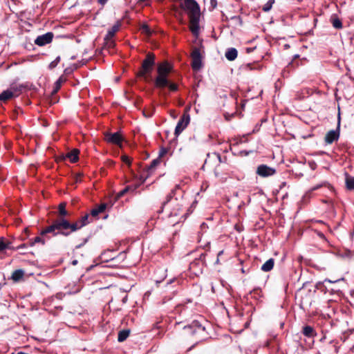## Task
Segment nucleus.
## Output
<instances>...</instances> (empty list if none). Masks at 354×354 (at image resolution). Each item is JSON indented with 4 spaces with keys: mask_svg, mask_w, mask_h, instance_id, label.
I'll return each instance as SVG.
<instances>
[{
    "mask_svg": "<svg viewBox=\"0 0 354 354\" xmlns=\"http://www.w3.org/2000/svg\"><path fill=\"white\" fill-rule=\"evenodd\" d=\"M76 57H77L76 55H72V56L70 57V59H71V60H74V59H76Z\"/></svg>",
    "mask_w": 354,
    "mask_h": 354,
    "instance_id": "nucleus-60",
    "label": "nucleus"
},
{
    "mask_svg": "<svg viewBox=\"0 0 354 354\" xmlns=\"http://www.w3.org/2000/svg\"><path fill=\"white\" fill-rule=\"evenodd\" d=\"M346 185L348 189H354V177L347 176L346 178Z\"/></svg>",
    "mask_w": 354,
    "mask_h": 354,
    "instance_id": "nucleus-27",
    "label": "nucleus"
},
{
    "mask_svg": "<svg viewBox=\"0 0 354 354\" xmlns=\"http://www.w3.org/2000/svg\"><path fill=\"white\" fill-rule=\"evenodd\" d=\"M48 233H51L53 236L57 235L68 236L71 235V232L62 230L61 218L55 220L50 225L42 230L40 232V235L45 236Z\"/></svg>",
    "mask_w": 354,
    "mask_h": 354,
    "instance_id": "nucleus-3",
    "label": "nucleus"
},
{
    "mask_svg": "<svg viewBox=\"0 0 354 354\" xmlns=\"http://www.w3.org/2000/svg\"><path fill=\"white\" fill-rule=\"evenodd\" d=\"M155 57L153 54L149 53L146 58L143 60L142 64V74L149 73L155 64Z\"/></svg>",
    "mask_w": 354,
    "mask_h": 354,
    "instance_id": "nucleus-8",
    "label": "nucleus"
},
{
    "mask_svg": "<svg viewBox=\"0 0 354 354\" xmlns=\"http://www.w3.org/2000/svg\"><path fill=\"white\" fill-rule=\"evenodd\" d=\"M344 280V278H341V279H337V280H330V279H324V281L325 282H328V283H337V282H339L340 281H343Z\"/></svg>",
    "mask_w": 354,
    "mask_h": 354,
    "instance_id": "nucleus-44",
    "label": "nucleus"
},
{
    "mask_svg": "<svg viewBox=\"0 0 354 354\" xmlns=\"http://www.w3.org/2000/svg\"><path fill=\"white\" fill-rule=\"evenodd\" d=\"M88 217V214H85L79 221H77L79 223L80 227L82 228L83 227L86 226L88 223H89Z\"/></svg>",
    "mask_w": 354,
    "mask_h": 354,
    "instance_id": "nucleus-28",
    "label": "nucleus"
},
{
    "mask_svg": "<svg viewBox=\"0 0 354 354\" xmlns=\"http://www.w3.org/2000/svg\"><path fill=\"white\" fill-rule=\"evenodd\" d=\"M293 57H294V58H297V57H299V55L296 54V55H295L293 56Z\"/></svg>",
    "mask_w": 354,
    "mask_h": 354,
    "instance_id": "nucleus-64",
    "label": "nucleus"
},
{
    "mask_svg": "<svg viewBox=\"0 0 354 354\" xmlns=\"http://www.w3.org/2000/svg\"><path fill=\"white\" fill-rule=\"evenodd\" d=\"M274 3V0H269L263 6V10L265 11V12H268L269 11L271 8H272V6L273 5V3Z\"/></svg>",
    "mask_w": 354,
    "mask_h": 354,
    "instance_id": "nucleus-33",
    "label": "nucleus"
},
{
    "mask_svg": "<svg viewBox=\"0 0 354 354\" xmlns=\"http://www.w3.org/2000/svg\"><path fill=\"white\" fill-rule=\"evenodd\" d=\"M256 64H247L245 65H243L241 66V68L243 71H252L254 69H257V67L256 66Z\"/></svg>",
    "mask_w": 354,
    "mask_h": 354,
    "instance_id": "nucleus-31",
    "label": "nucleus"
},
{
    "mask_svg": "<svg viewBox=\"0 0 354 354\" xmlns=\"http://www.w3.org/2000/svg\"><path fill=\"white\" fill-rule=\"evenodd\" d=\"M79 150L78 149H73L71 151L68 152L66 157L68 158L71 162H75L78 160L79 157Z\"/></svg>",
    "mask_w": 354,
    "mask_h": 354,
    "instance_id": "nucleus-23",
    "label": "nucleus"
},
{
    "mask_svg": "<svg viewBox=\"0 0 354 354\" xmlns=\"http://www.w3.org/2000/svg\"><path fill=\"white\" fill-rule=\"evenodd\" d=\"M91 57H92V55L86 56L85 57V59H89Z\"/></svg>",
    "mask_w": 354,
    "mask_h": 354,
    "instance_id": "nucleus-63",
    "label": "nucleus"
},
{
    "mask_svg": "<svg viewBox=\"0 0 354 354\" xmlns=\"http://www.w3.org/2000/svg\"><path fill=\"white\" fill-rule=\"evenodd\" d=\"M184 329L189 330L191 334L194 335L197 333L198 330L204 331L205 327L203 326L198 321L194 320L191 324L184 326Z\"/></svg>",
    "mask_w": 354,
    "mask_h": 354,
    "instance_id": "nucleus-12",
    "label": "nucleus"
},
{
    "mask_svg": "<svg viewBox=\"0 0 354 354\" xmlns=\"http://www.w3.org/2000/svg\"><path fill=\"white\" fill-rule=\"evenodd\" d=\"M131 189V186H127L117 194V198H119L123 196L126 193L129 192Z\"/></svg>",
    "mask_w": 354,
    "mask_h": 354,
    "instance_id": "nucleus-36",
    "label": "nucleus"
},
{
    "mask_svg": "<svg viewBox=\"0 0 354 354\" xmlns=\"http://www.w3.org/2000/svg\"><path fill=\"white\" fill-rule=\"evenodd\" d=\"M332 23L333 27L337 29L342 28V21L338 18L333 19Z\"/></svg>",
    "mask_w": 354,
    "mask_h": 354,
    "instance_id": "nucleus-32",
    "label": "nucleus"
},
{
    "mask_svg": "<svg viewBox=\"0 0 354 354\" xmlns=\"http://www.w3.org/2000/svg\"><path fill=\"white\" fill-rule=\"evenodd\" d=\"M141 30L143 32H145L147 34H148L149 32V28L148 27L147 25H143L142 27H141Z\"/></svg>",
    "mask_w": 354,
    "mask_h": 354,
    "instance_id": "nucleus-45",
    "label": "nucleus"
},
{
    "mask_svg": "<svg viewBox=\"0 0 354 354\" xmlns=\"http://www.w3.org/2000/svg\"><path fill=\"white\" fill-rule=\"evenodd\" d=\"M72 263V265H73V266H76V265L78 263V261H77V260H76V259H75V260H73V261H72V263Z\"/></svg>",
    "mask_w": 354,
    "mask_h": 354,
    "instance_id": "nucleus-55",
    "label": "nucleus"
},
{
    "mask_svg": "<svg viewBox=\"0 0 354 354\" xmlns=\"http://www.w3.org/2000/svg\"><path fill=\"white\" fill-rule=\"evenodd\" d=\"M82 176V174H79L77 176H76V182H78L80 180L79 178H80Z\"/></svg>",
    "mask_w": 354,
    "mask_h": 354,
    "instance_id": "nucleus-57",
    "label": "nucleus"
},
{
    "mask_svg": "<svg viewBox=\"0 0 354 354\" xmlns=\"http://www.w3.org/2000/svg\"><path fill=\"white\" fill-rule=\"evenodd\" d=\"M160 162V161L159 158H156V159H153V160L151 162L150 165L148 167V169H149V170H151V169H153L154 168H156V166H157L158 165H159Z\"/></svg>",
    "mask_w": 354,
    "mask_h": 354,
    "instance_id": "nucleus-35",
    "label": "nucleus"
},
{
    "mask_svg": "<svg viewBox=\"0 0 354 354\" xmlns=\"http://www.w3.org/2000/svg\"><path fill=\"white\" fill-rule=\"evenodd\" d=\"M274 265V260L272 258L267 260L261 266V269L263 272H269L272 270Z\"/></svg>",
    "mask_w": 354,
    "mask_h": 354,
    "instance_id": "nucleus-19",
    "label": "nucleus"
},
{
    "mask_svg": "<svg viewBox=\"0 0 354 354\" xmlns=\"http://www.w3.org/2000/svg\"><path fill=\"white\" fill-rule=\"evenodd\" d=\"M18 93H15L10 89H7L3 91L1 93H0V101L6 102L7 100L14 97H17Z\"/></svg>",
    "mask_w": 354,
    "mask_h": 354,
    "instance_id": "nucleus-14",
    "label": "nucleus"
},
{
    "mask_svg": "<svg viewBox=\"0 0 354 354\" xmlns=\"http://www.w3.org/2000/svg\"><path fill=\"white\" fill-rule=\"evenodd\" d=\"M190 122V115L187 111H185L178 120L175 128L174 134L178 136L182 131L187 127Z\"/></svg>",
    "mask_w": 354,
    "mask_h": 354,
    "instance_id": "nucleus-6",
    "label": "nucleus"
},
{
    "mask_svg": "<svg viewBox=\"0 0 354 354\" xmlns=\"http://www.w3.org/2000/svg\"><path fill=\"white\" fill-rule=\"evenodd\" d=\"M130 329H123L118 333V341L122 342L125 341L130 334Z\"/></svg>",
    "mask_w": 354,
    "mask_h": 354,
    "instance_id": "nucleus-24",
    "label": "nucleus"
},
{
    "mask_svg": "<svg viewBox=\"0 0 354 354\" xmlns=\"http://www.w3.org/2000/svg\"><path fill=\"white\" fill-rule=\"evenodd\" d=\"M107 1H108V0H99V2H100L101 4L104 5V4Z\"/></svg>",
    "mask_w": 354,
    "mask_h": 354,
    "instance_id": "nucleus-58",
    "label": "nucleus"
},
{
    "mask_svg": "<svg viewBox=\"0 0 354 354\" xmlns=\"http://www.w3.org/2000/svg\"><path fill=\"white\" fill-rule=\"evenodd\" d=\"M53 38L52 32H47L44 35L39 36L35 41V44H48L50 43Z\"/></svg>",
    "mask_w": 354,
    "mask_h": 354,
    "instance_id": "nucleus-13",
    "label": "nucleus"
},
{
    "mask_svg": "<svg viewBox=\"0 0 354 354\" xmlns=\"http://www.w3.org/2000/svg\"><path fill=\"white\" fill-rule=\"evenodd\" d=\"M106 140L111 144L118 146L122 145V137L119 132L109 133L106 132L104 135Z\"/></svg>",
    "mask_w": 354,
    "mask_h": 354,
    "instance_id": "nucleus-9",
    "label": "nucleus"
},
{
    "mask_svg": "<svg viewBox=\"0 0 354 354\" xmlns=\"http://www.w3.org/2000/svg\"><path fill=\"white\" fill-rule=\"evenodd\" d=\"M88 240H89V237H86V238L84 239L83 241L81 243L75 246V249H80V248H82L88 241Z\"/></svg>",
    "mask_w": 354,
    "mask_h": 354,
    "instance_id": "nucleus-39",
    "label": "nucleus"
},
{
    "mask_svg": "<svg viewBox=\"0 0 354 354\" xmlns=\"http://www.w3.org/2000/svg\"><path fill=\"white\" fill-rule=\"evenodd\" d=\"M255 48H256V46H254V47H249V48H246V52H247L248 53H252V52Z\"/></svg>",
    "mask_w": 354,
    "mask_h": 354,
    "instance_id": "nucleus-51",
    "label": "nucleus"
},
{
    "mask_svg": "<svg viewBox=\"0 0 354 354\" xmlns=\"http://www.w3.org/2000/svg\"><path fill=\"white\" fill-rule=\"evenodd\" d=\"M24 275V271L22 269H18L12 272L11 275V279L14 281L17 282L19 281L23 278Z\"/></svg>",
    "mask_w": 354,
    "mask_h": 354,
    "instance_id": "nucleus-21",
    "label": "nucleus"
},
{
    "mask_svg": "<svg viewBox=\"0 0 354 354\" xmlns=\"http://www.w3.org/2000/svg\"><path fill=\"white\" fill-rule=\"evenodd\" d=\"M58 63H57V62H55V60H53V62H51L49 65H48V68L49 69H53L55 68L57 66Z\"/></svg>",
    "mask_w": 354,
    "mask_h": 354,
    "instance_id": "nucleus-43",
    "label": "nucleus"
},
{
    "mask_svg": "<svg viewBox=\"0 0 354 354\" xmlns=\"http://www.w3.org/2000/svg\"><path fill=\"white\" fill-rule=\"evenodd\" d=\"M174 280V279H170L169 281L167 282V285L171 283Z\"/></svg>",
    "mask_w": 354,
    "mask_h": 354,
    "instance_id": "nucleus-62",
    "label": "nucleus"
},
{
    "mask_svg": "<svg viewBox=\"0 0 354 354\" xmlns=\"http://www.w3.org/2000/svg\"><path fill=\"white\" fill-rule=\"evenodd\" d=\"M88 50L85 49L83 55H86L88 54Z\"/></svg>",
    "mask_w": 354,
    "mask_h": 354,
    "instance_id": "nucleus-61",
    "label": "nucleus"
},
{
    "mask_svg": "<svg viewBox=\"0 0 354 354\" xmlns=\"http://www.w3.org/2000/svg\"><path fill=\"white\" fill-rule=\"evenodd\" d=\"M116 46H109V45H107V46H102L101 49H100V52L102 54H104L105 53H113L116 50H115V47Z\"/></svg>",
    "mask_w": 354,
    "mask_h": 354,
    "instance_id": "nucleus-25",
    "label": "nucleus"
},
{
    "mask_svg": "<svg viewBox=\"0 0 354 354\" xmlns=\"http://www.w3.org/2000/svg\"><path fill=\"white\" fill-rule=\"evenodd\" d=\"M211 4L213 8H215L216 6V1L215 0H211Z\"/></svg>",
    "mask_w": 354,
    "mask_h": 354,
    "instance_id": "nucleus-54",
    "label": "nucleus"
},
{
    "mask_svg": "<svg viewBox=\"0 0 354 354\" xmlns=\"http://www.w3.org/2000/svg\"><path fill=\"white\" fill-rule=\"evenodd\" d=\"M254 298L258 299L261 297V289L259 288H255L253 290H250L249 292Z\"/></svg>",
    "mask_w": 354,
    "mask_h": 354,
    "instance_id": "nucleus-29",
    "label": "nucleus"
},
{
    "mask_svg": "<svg viewBox=\"0 0 354 354\" xmlns=\"http://www.w3.org/2000/svg\"><path fill=\"white\" fill-rule=\"evenodd\" d=\"M189 19V28L192 35L198 37L202 28L200 6L195 0H183L179 4Z\"/></svg>",
    "mask_w": 354,
    "mask_h": 354,
    "instance_id": "nucleus-1",
    "label": "nucleus"
},
{
    "mask_svg": "<svg viewBox=\"0 0 354 354\" xmlns=\"http://www.w3.org/2000/svg\"><path fill=\"white\" fill-rule=\"evenodd\" d=\"M238 55V51L235 48H229L227 49L225 56L229 61L234 60Z\"/></svg>",
    "mask_w": 354,
    "mask_h": 354,
    "instance_id": "nucleus-16",
    "label": "nucleus"
},
{
    "mask_svg": "<svg viewBox=\"0 0 354 354\" xmlns=\"http://www.w3.org/2000/svg\"><path fill=\"white\" fill-rule=\"evenodd\" d=\"M324 283H325L324 280L323 281H318L316 284H315V288L317 289H322V285L324 284Z\"/></svg>",
    "mask_w": 354,
    "mask_h": 354,
    "instance_id": "nucleus-48",
    "label": "nucleus"
},
{
    "mask_svg": "<svg viewBox=\"0 0 354 354\" xmlns=\"http://www.w3.org/2000/svg\"><path fill=\"white\" fill-rule=\"evenodd\" d=\"M322 186V184H319L315 187H313L312 189H311V191H315L318 189H319Z\"/></svg>",
    "mask_w": 354,
    "mask_h": 354,
    "instance_id": "nucleus-52",
    "label": "nucleus"
},
{
    "mask_svg": "<svg viewBox=\"0 0 354 354\" xmlns=\"http://www.w3.org/2000/svg\"><path fill=\"white\" fill-rule=\"evenodd\" d=\"M66 204L65 203H61L58 206L59 214L62 218L68 215V212L66 209Z\"/></svg>",
    "mask_w": 354,
    "mask_h": 354,
    "instance_id": "nucleus-26",
    "label": "nucleus"
},
{
    "mask_svg": "<svg viewBox=\"0 0 354 354\" xmlns=\"http://www.w3.org/2000/svg\"><path fill=\"white\" fill-rule=\"evenodd\" d=\"M302 333L307 337H313L316 335L314 328L309 325H306L303 327Z\"/></svg>",
    "mask_w": 354,
    "mask_h": 354,
    "instance_id": "nucleus-17",
    "label": "nucleus"
},
{
    "mask_svg": "<svg viewBox=\"0 0 354 354\" xmlns=\"http://www.w3.org/2000/svg\"><path fill=\"white\" fill-rule=\"evenodd\" d=\"M180 189V186L176 185L175 189H172L171 192L167 196L166 201L162 203V207L158 211V214L163 212L164 207L170 202L174 203L178 201V198L175 197L176 192Z\"/></svg>",
    "mask_w": 354,
    "mask_h": 354,
    "instance_id": "nucleus-11",
    "label": "nucleus"
},
{
    "mask_svg": "<svg viewBox=\"0 0 354 354\" xmlns=\"http://www.w3.org/2000/svg\"><path fill=\"white\" fill-rule=\"evenodd\" d=\"M177 214H177V212H171L170 213V216H176Z\"/></svg>",
    "mask_w": 354,
    "mask_h": 354,
    "instance_id": "nucleus-59",
    "label": "nucleus"
},
{
    "mask_svg": "<svg viewBox=\"0 0 354 354\" xmlns=\"http://www.w3.org/2000/svg\"><path fill=\"white\" fill-rule=\"evenodd\" d=\"M192 67L194 71H198L203 67V56L200 48H194L191 53Z\"/></svg>",
    "mask_w": 354,
    "mask_h": 354,
    "instance_id": "nucleus-4",
    "label": "nucleus"
},
{
    "mask_svg": "<svg viewBox=\"0 0 354 354\" xmlns=\"http://www.w3.org/2000/svg\"><path fill=\"white\" fill-rule=\"evenodd\" d=\"M84 64V63H83L82 62H80L75 63V64H73L68 66V67H66L64 69V73L65 75H69L72 74L74 71L77 69L80 66L83 65Z\"/></svg>",
    "mask_w": 354,
    "mask_h": 354,
    "instance_id": "nucleus-18",
    "label": "nucleus"
},
{
    "mask_svg": "<svg viewBox=\"0 0 354 354\" xmlns=\"http://www.w3.org/2000/svg\"><path fill=\"white\" fill-rule=\"evenodd\" d=\"M24 88L23 85L12 86L10 90L15 92V93H18V95L20 94L21 90Z\"/></svg>",
    "mask_w": 354,
    "mask_h": 354,
    "instance_id": "nucleus-38",
    "label": "nucleus"
},
{
    "mask_svg": "<svg viewBox=\"0 0 354 354\" xmlns=\"http://www.w3.org/2000/svg\"><path fill=\"white\" fill-rule=\"evenodd\" d=\"M26 247V244H21L19 245V246L17 247H15V250H20V249H23V248H25Z\"/></svg>",
    "mask_w": 354,
    "mask_h": 354,
    "instance_id": "nucleus-50",
    "label": "nucleus"
},
{
    "mask_svg": "<svg viewBox=\"0 0 354 354\" xmlns=\"http://www.w3.org/2000/svg\"><path fill=\"white\" fill-rule=\"evenodd\" d=\"M60 56H57L54 60L59 64V62H60Z\"/></svg>",
    "mask_w": 354,
    "mask_h": 354,
    "instance_id": "nucleus-56",
    "label": "nucleus"
},
{
    "mask_svg": "<svg viewBox=\"0 0 354 354\" xmlns=\"http://www.w3.org/2000/svg\"><path fill=\"white\" fill-rule=\"evenodd\" d=\"M120 27V24H115L107 32L106 35L104 37L105 41L108 42H113L111 41V38L114 36L115 32H117Z\"/></svg>",
    "mask_w": 354,
    "mask_h": 354,
    "instance_id": "nucleus-15",
    "label": "nucleus"
},
{
    "mask_svg": "<svg viewBox=\"0 0 354 354\" xmlns=\"http://www.w3.org/2000/svg\"><path fill=\"white\" fill-rule=\"evenodd\" d=\"M126 258V252H120L116 258H113L112 260H115V259H120V260H122L123 261L124 259Z\"/></svg>",
    "mask_w": 354,
    "mask_h": 354,
    "instance_id": "nucleus-40",
    "label": "nucleus"
},
{
    "mask_svg": "<svg viewBox=\"0 0 354 354\" xmlns=\"http://www.w3.org/2000/svg\"><path fill=\"white\" fill-rule=\"evenodd\" d=\"M173 66L165 62L158 66V76L155 80V85L158 88H164L168 84V75L171 72Z\"/></svg>",
    "mask_w": 354,
    "mask_h": 354,
    "instance_id": "nucleus-2",
    "label": "nucleus"
},
{
    "mask_svg": "<svg viewBox=\"0 0 354 354\" xmlns=\"http://www.w3.org/2000/svg\"><path fill=\"white\" fill-rule=\"evenodd\" d=\"M41 243L42 245L45 244V240L40 236H36L34 240L30 243V245L33 246L35 243Z\"/></svg>",
    "mask_w": 354,
    "mask_h": 354,
    "instance_id": "nucleus-34",
    "label": "nucleus"
},
{
    "mask_svg": "<svg viewBox=\"0 0 354 354\" xmlns=\"http://www.w3.org/2000/svg\"><path fill=\"white\" fill-rule=\"evenodd\" d=\"M139 186V184L131 186V189L130 191L135 192Z\"/></svg>",
    "mask_w": 354,
    "mask_h": 354,
    "instance_id": "nucleus-53",
    "label": "nucleus"
},
{
    "mask_svg": "<svg viewBox=\"0 0 354 354\" xmlns=\"http://www.w3.org/2000/svg\"><path fill=\"white\" fill-rule=\"evenodd\" d=\"M6 249L15 250V247L12 245V243L10 241H6L4 238L2 237L0 239V251L2 252Z\"/></svg>",
    "mask_w": 354,
    "mask_h": 354,
    "instance_id": "nucleus-20",
    "label": "nucleus"
},
{
    "mask_svg": "<svg viewBox=\"0 0 354 354\" xmlns=\"http://www.w3.org/2000/svg\"><path fill=\"white\" fill-rule=\"evenodd\" d=\"M147 178V176H144L142 175H140L139 177L140 183H138L140 185L143 184Z\"/></svg>",
    "mask_w": 354,
    "mask_h": 354,
    "instance_id": "nucleus-46",
    "label": "nucleus"
},
{
    "mask_svg": "<svg viewBox=\"0 0 354 354\" xmlns=\"http://www.w3.org/2000/svg\"><path fill=\"white\" fill-rule=\"evenodd\" d=\"M61 219L62 230L68 231L71 232V233L82 228L81 227H80V224L78 222L71 223L67 219L64 218H61Z\"/></svg>",
    "mask_w": 354,
    "mask_h": 354,
    "instance_id": "nucleus-10",
    "label": "nucleus"
},
{
    "mask_svg": "<svg viewBox=\"0 0 354 354\" xmlns=\"http://www.w3.org/2000/svg\"><path fill=\"white\" fill-rule=\"evenodd\" d=\"M122 160L123 162H124L125 164H127L128 165H131V160L129 158V157L127 156H122Z\"/></svg>",
    "mask_w": 354,
    "mask_h": 354,
    "instance_id": "nucleus-42",
    "label": "nucleus"
},
{
    "mask_svg": "<svg viewBox=\"0 0 354 354\" xmlns=\"http://www.w3.org/2000/svg\"><path fill=\"white\" fill-rule=\"evenodd\" d=\"M256 173L261 177L267 178L276 174V169L267 165H260L257 167Z\"/></svg>",
    "mask_w": 354,
    "mask_h": 354,
    "instance_id": "nucleus-7",
    "label": "nucleus"
},
{
    "mask_svg": "<svg viewBox=\"0 0 354 354\" xmlns=\"http://www.w3.org/2000/svg\"><path fill=\"white\" fill-rule=\"evenodd\" d=\"M165 87H168L171 91H176L178 90V86L176 84L171 82L169 80L168 84H167Z\"/></svg>",
    "mask_w": 354,
    "mask_h": 354,
    "instance_id": "nucleus-37",
    "label": "nucleus"
},
{
    "mask_svg": "<svg viewBox=\"0 0 354 354\" xmlns=\"http://www.w3.org/2000/svg\"><path fill=\"white\" fill-rule=\"evenodd\" d=\"M63 82H64V80H63L62 77H59L57 80V81L55 83V87H54V89H53V92L54 93H56V92H57L59 91V89L60 88Z\"/></svg>",
    "mask_w": 354,
    "mask_h": 354,
    "instance_id": "nucleus-30",
    "label": "nucleus"
},
{
    "mask_svg": "<svg viewBox=\"0 0 354 354\" xmlns=\"http://www.w3.org/2000/svg\"><path fill=\"white\" fill-rule=\"evenodd\" d=\"M167 151H168L167 149H166L165 147H162L159 151L158 158H160V157L164 156L167 153Z\"/></svg>",
    "mask_w": 354,
    "mask_h": 354,
    "instance_id": "nucleus-41",
    "label": "nucleus"
},
{
    "mask_svg": "<svg viewBox=\"0 0 354 354\" xmlns=\"http://www.w3.org/2000/svg\"><path fill=\"white\" fill-rule=\"evenodd\" d=\"M200 227H201V231L205 232L206 230L208 228V226H207V225L205 223H202L201 224Z\"/></svg>",
    "mask_w": 354,
    "mask_h": 354,
    "instance_id": "nucleus-47",
    "label": "nucleus"
},
{
    "mask_svg": "<svg viewBox=\"0 0 354 354\" xmlns=\"http://www.w3.org/2000/svg\"><path fill=\"white\" fill-rule=\"evenodd\" d=\"M341 116L339 111L337 115V126L336 129L329 131L325 136V142L328 144H332L334 141L337 140L339 137Z\"/></svg>",
    "mask_w": 354,
    "mask_h": 354,
    "instance_id": "nucleus-5",
    "label": "nucleus"
},
{
    "mask_svg": "<svg viewBox=\"0 0 354 354\" xmlns=\"http://www.w3.org/2000/svg\"><path fill=\"white\" fill-rule=\"evenodd\" d=\"M106 208V203H101L99 206L96 207L95 208H93L91 211V214L92 216H97L99 215V214L103 212Z\"/></svg>",
    "mask_w": 354,
    "mask_h": 354,
    "instance_id": "nucleus-22",
    "label": "nucleus"
},
{
    "mask_svg": "<svg viewBox=\"0 0 354 354\" xmlns=\"http://www.w3.org/2000/svg\"><path fill=\"white\" fill-rule=\"evenodd\" d=\"M212 155L216 157V158L218 159L219 162H222L221 156V155L218 153L214 152V153H212Z\"/></svg>",
    "mask_w": 354,
    "mask_h": 354,
    "instance_id": "nucleus-49",
    "label": "nucleus"
}]
</instances>
